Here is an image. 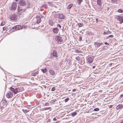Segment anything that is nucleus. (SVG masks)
I'll return each instance as SVG.
<instances>
[{
  "label": "nucleus",
  "instance_id": "09e8293b",
  "mask_svg": "<svg viewBox=\"0 0 123 123\" xmlns=\"http://www.w3.org/2000/svg\"><path fill=\"white\" fill-rule=\"evenodd\" d=\"M105 44L107 45H108L109 44L108 43L106 42H105Z\"/></svg>",
  "mask_w": 123,
  "mask_h": 123
},
{
  "label": "nucleus",
  "instance_id": "79ce46f5",
  "mask_svg": "<svg viewBox=\"0 0 123 123\" xmlns=\"http://www.w3.org/2000/svg\"><path fill=\"white\" fill-rule=\"evenodd\" d=\"M109 9V7H107L106 9V10L107 11H108Z\"/></svg>",
  "mask_w": 123,
  "mask_h": 123
},
{
  "label": "nucleus",
  "instance_id": "412c9836",
  "mask_svg": "<svg viewBox=\"0 0 123 123\" xmlns=\"http://www.w3.org/2000/svg\"><path fill=\"white\" fill-rule=\"evenodd\" d=\"M79 62L81 64H83L85 62V61H84V60L82 59L80 60Z\"/></svg>",
  "mask_w": 123,
  "mask_h": 123
},
{
  "label": "nucleus",
  "instance_id": "a211bd4d",
  "mask_svg": "<svg viewBox=\"0 0 123 123\" xmlns=\"http://www.w3.org/2000/svg\"><path fill=\"white\" fill-rule=\"evenodd\" d=\"M123 106L122 105H118L116 107V109L117 110H119L121 109Z\"/></svg>",
  "mask_w": 123,
  "mask_h": 123
},
{
  "label": "nucleus",
  "instance_id": "f704fd0d",
  "mask_svg": "<svg viewBox=\"0 0 123 123\" xmlns=\"http://www.w3.org/2000/svg\"><path fill=\"white\" fill-rule=\"evenodd\" d=\"M48 4L50 6H52L53 5L50 2H48Z\"/></svg>",
  "mask_w": 123,
  "mask_h": 123
},
{
  "label": "nucleus",
  "instance_id": "39448f33",
  "mask_svg": "<svg viewBox=\"0 0 123 123\" xmlns=\"http://www.w3.org/2000/svg\"><path fill=\"white\" fill-rule=\"evenodd\" d=\"M12 28L13 29V31H14L15 30H17L21 29V27L20 25H17L13 27H12L11 29Z\"/></svg>",
  "mask_w": 123,
  "mask_h": 123
},
{
  "label": "nucleus",
  "instance_id": "2eb2a0df",
  "mask_svg": "<svg viewBox=\"0 0 123 123\" xmlns=\"http://www.w3.org/2000/svg\"><path fill=\"white\" fill-rule=\"evenodd\" d=\"M102 44V43H99L98 42H95L94 43V44L95 47H99Z\"/></svg>",
  "mask_w": 123,
  "mask_h": 123
},
{
  "label": "nucleus",
  "instance_id": "6ab92c4d",
  "mask_svg": "<svg viewBox=\"0 0 123 123\" xmlns=\"http://www.w3.org/2000/svg\"><path fill=\"white\" fill-rule=\"evenodd\" d=\"M49 22L50 25L51 26L53 25L54 24V23L53 20H49Z\"/></svg>",
  "mask_w": 123,
  "mask_h": 123
},
{
  "label": "nucleus",
  "instance_id": "603ef678",
  "mask_svg": "<svg viewBox=\"0 0 123 123\" xmlns=\"http://www.w3.org/2000/svg\"><path fill=\"white\" fill-rule=\"evenodd\" d=\"M120 97L122 98L123 97V94H122L120 95Z\"/></svg>",
  "mask_w": 123,
  "mask_h": 123
},
{
  "label": "nucleus",
  "instance_id": "393cba45",
  "mask_svg": "<svg viewBox=\"0 0 123 123\" xmlns=\"http://www.w3.org/2000/svg\"><path fill=\"white\" fill-rule=\"evenodd\" d=\"M117 12L119 13H122L123 12V9H119L117 10Z\"/></svg>",
  "mask_w": 123,
  "mask_h": 123
},
{
  "label": "nucleus",
  "instance_id": "7ed1b4c3",
  "mask_svg": "<svg viewBox=\"0 0 123 123\" xmlns=\"http://www.w3.org/2000/svg\"><path fill=\"white\" fill-rule=\"evenodd\" d=\"M17 7L16 3L13 2L11 6V10H15Z\"/></svg>",
  "mask_w": 123,
  "mask_h": 123
},
{
  "label": "nucleus",
  "instance_id": "8fccbe9b",
  "mask_svg": "<svg viewBox=\"0 0 123 123\" xmlns=\"http://www.w3.org/2000/svg\"><path fill=\"white\" fill-rule=\"evenodd\" d=\"M96 20L97 23L98 22V18H96Z\"/></svg>",
  "mask_w": 123,
  "mask_h": 123
},
{
  "label": "nucleus",
  "instance_id": "864d4df0",
  "mask_svg": "<svg viewBox=\"0 0 123 123\" xmlns=\"http://www.w3.org/2000/svg\"><path fill=\"white\" fill-rule=\"evenodd\" d=\"M115 0H112V2H115Z\"/></svg>",
  "mask_w": 123,
  "mask_h": 123
},
{
  "label": "nucleus",
  "instance_id": "2f4dec72",
  "mask_svg": "<svg viewBox=\"0 0 123 123\" xmlns=\"http://www.w3.org/2000/svg\"><path fill=\"white\" fill-rule=\"evenodd\" d=\"M78 0V3L79 4V5H80V4L83 1V0Z\"/></svg>",
  "mask_w": 123,
  "mask_h": 123
},
{
  "label": "nucleus",
  "instance_id": "6e6d98bb",
  "mask_svg": "<svg viewBox=\"0 0 123 123\" xmlns=\"http://www.w3.org/2000/svg\"><path fill=\"white\" fill-rule=\"evenodd\" d=\"M121 123H123V121H122L121 122Z\"/></svg>",
  "mask_w": 123,
  "mask_h": 123
},
{
  "label": "nucleus",
  "instance_id": "4be33fe9",
  "mask_svg": "<svg viewBox=\"0 0 123 123\" xmlns=\"http://www.w3.org/2000/svg\"><path fill=\"white\" fill-rule=\"evenodd\" d=\"M77 114V113L76 112H72L71 113V115L73 117H74Z\"/></svg>",
  "mask_w": 123,
  "mask_h": 123
},
{
  "label": "nucleus",
  "instance_id": "20e7f679",
  "mask_svg": "<svg viewBox=\"0 0 123 123\" xmlns=\"http://www.w3.org/2000/svg\"><path fill=\"white\" fill-rule=\"evenodd\" d=\"M10 18L11 20L15 21L17 19V16L15 14H12L10 15Z\"/></svg>",
  "mask_w": 123,
  "mask_h": 123
},
{
  "label": "nucleus",
  "instance_id": "c756f323",
  "mask_svg": "<svg viewBox=\"0 0 123 123\" xmlns=\"http://www.w3.org/2000/svg\"><path fill=\"white\" fill-rule=\"evenodd\" d=\"M69 100V98H67L66 99H65L64 100V101L65 102H66L68 101V100Z\"/></svg>",
  "mask_w": 123,
  "mask_h": 123
},
{
  "label": "nucleus",
  "instance_id": "c03bdc74",
  "mask_svg": "<svg viewBox=\"0 0 123 123\" xmlns=\"http://www.w3.org/2000/svg\"><path fill=\"white\" fill-rule=\"evenodd\" d=\"M51 121V120L50 119H49L48 120V121H47V122H50Z\"/></svg>",
  "mask_w": 123,
  "mask_h": 123
},
{
  "label": "nucleus",
  "instance_id": "37998d69",
  "mask_svg": "<svg viewBox=\"0 0 123 123\" xmlns=\"http://www.w3.org/2000/svg\"><path fill=\"white\" fill-rule=\"evenodd\" d=\"M80 58L79 57H76V60H79V59Z\"/></svg>",
  "mask_w": 123,
  "mask_h": 123
},
{
  "label": "nucleus",
  "instance_id": "a878e982",
  "mask_svg": "<svg viewBox=\"0 0 123 123\" xmlns=\"http://www.w3.org/2000/svg\"><path fill=\"white\" fill-rule=\"evenodd\" d=\"M47 6V5L46 4H44L43 5L41 6V7L46 8Z\"/></svg>",
  "mask_w": 123,
  "mask_h": 123
},
{
  "label": "nucleus",
  "instance_id": "cd10ccee",
  "mask_svg": "<svg viewBox=\"0 0 123 123\" xmlns=\"http://www.w3.org/2000/svg\"><path fill=\"white\" fill-rule=\"evenodd\" d=\"M38 72L37 71L36 72H35L34 73L32 74V75L33 76H35L36 75V74H38Z\"/></svg>",
  "mask_w": 123,
  "mask_h": 123
},
{
  "label": "nucleus",
  "instance_id": "9d476101",
  "mask_svg": "<svg viewBox=\"0 0 123 123\" xmlns=\"http://www.w3.org/2000/svg\"><path fill=\"white\" fill-rule=\"evenodd\" d=\"M13 93L11 92H10L7 93L6 95V97L8 98H11L12 96Z\"/></svg>",
  "mask_w": 123,
  "mask_h": 123
},
{
  "label": "nucleus",
  "instance_id": "4d7b16f0",
  "mask_svg": "<svg viewBox=\"0 0 123 123\" xmlns=\"http://www.w3.org/2000/svg\"><path fill=\"white\" fill-rule=\"evenodd\" d=\"M18 0H15L16 1H17Z\"/></svg>",
  "mask_w": 123,
  "mask_h": 123
},
{
  "label": "nucleus",
  "instance_id": "bf43d9fd",
  "mask_svg": "<svg viewBox=\"0 0 123 123\" xmlns=\"http://www.w3.org/2000/svg\"><path fill=\"white\" fill-rule=\"evenodd\" d=\"M117 59H116V61Z\"/></svg>",
  "mask_w": 123,
  "mask_h": 123
},
{
  "label": "nucleus",
  "instance_id": "13d9d810",
  "mask_svg": "<svg viewBox=\"0 0 123 123\" xmlns=\"http://www.w3.org/2000/svg\"><path fill=\"white\" fill-rule=\"evenodd\" d=\"M55 102V101L54 100H53V102H52L53 103V102Z\"/></svg>",
  "mask_w": 123,
  "mask_h": 123
},
{
  "label": "nucleus",
  "instance_id": "f03ea898",
  "mask_svg": "<svg viewBox=\"0 0 123 123\" xmlns=\"http://www.w3.org/2000/svg\"><path fill=\"white\" fill-rule=\"evenodd\" d=\"M55 38V40L58 42V43H59V42H60V43L61 42H62L63 41L62 38L59 36H56Z\"/></svg>",
  "mask_w": 123,
  "mask_h": 123
},
{
  "label": "nucleus",
  "instance_id": "aec40b11",
  "mask_svg": "<svg viewBox=\"0 0 123 123\" xmlns=\"http://www.w3.org/2000/svg\"><path fill=\"white\" fill-rule=\"evenodd\" d=\"M53 56L57 57V52L55 51H53Z\"/></svg>",
  "mask_w": 123,
  "mask_h": 123
},
{
  "label": "nucleus",
  "instance_id": "9b49d317",
  "mask_svg": "<svg viewBox=\"0 0 123 123\" xmlns=\"http://www.w3.org/2000/svg\"><path fill=\"white\" fill-rule=\"evenodd\" d=\"M36 22L37 24H39L41 21V19L40 17L38 16H36Z\"/></svg>",
  "mask_w": 123,
  "mask_h": 123
},
{
  "label": "nucleus",
  "instance_id": "a19ab883",
  "mask_svg": "<svg viewBox=\"0 0 123 123\" xmlns=\"http://www.w3.org/2000/svg\"><path fill=\"white\" fill-rule=\"evenodd\" d=\"M44 104H45V105H46V106H48L49 105V103H45Z\"/></svg>",
  "mask_w": 123,
  "mask_h": 123
},
{
  "label": "nucleus",
  "instance_id": "423d86ee",
  "mask_svg": "<svg viewBox=\"0 0 123 123\" xmlns=\"http://www.w3.org/2000/svg\"><path fill=\"white\" fill-rule=\"evenodd\" d=\"M116 18L119 21V23L121 24L123 23V18L122 16H117Z\"/></svg>",
  "mask_w": 123,
  "mask_h": 123
},
{
  "label": "nucleus",
  "instance_id": "a18cd8bd",
  "mask_svg": "<svg viewBox=\"0 0 123 123\" xmlns=\"http://www.w3.org/2000/svg\"><path fill=\"white\" fill-rule=\"evenodd\" d=\"M57 26H59L60 28H61V26L60 25H59L58 24L57 25Z\"/></svg>",
  "mask_w": 123,
  "mask_h": 123
},
{
  "label": "nucleus",
  "instance_id": "0eeeda50",
  "mask_svg": "<svg viewBox=\"0 0 123 123\" xmlns=\"http://www.w3.org/2000/svg\"><path fill=\"white\" fill-rule=\"evenodd\" d=\"M56 17L59 19H63L64 18V16L63 15L61 14H58L56 15Z\"/></svg>",
  "mask_w": 123,
  "mask_h": 123
},
{
  "label": "nucleus",
  "instance_id": "bb28decb",
  "mask_svg": "<svg viewBox=\"0 0 123 123\" xmlns=\"http://www.w3.org/2000/svg\"><path fill=\"white\" fill-rule=\"evenodd\" d=\"M75 52L76 53H80L81 52V51L80 50H79L77 49H75Z\"/></svg>",
  "mask_w": 123,
  "mask_h": 123
},
{
  "label": "nucleus",
  "instance_id": "ddd939ff",
  "mask_svg": "<svg viewBox=\"0 0 123 123\" xmlns=\"http://www.w3.org/2000/svg\"><path fill=\"white\" fill-rule=\"evenodd\" d=\"M87 61L89 63H92L93 61V59L92 57H89L87 58Z\"/></svg>",
  "mask_w": 123,
  "mask_h": 123
},
{
  "label": "nucleus",
  "instance_id": "473e14b6",
  "mask_svg": "<svg viewBox=\"0 0 123 123\" xmlns=\"http://www.w3.org/2000/svg\"><path fill=\"white\" fill-rule=\"evenodd\" d=\"M23 111L24 112L27 113L29 112V111L27 110H24L23 109Z\"/></svg>",
  "mask_w": 123,
  "mask_h": 123
},
{
  "label": "nucleus",
  "instance_id": "c85d7f7f",
  "mask_svg": "<svg viewBox=\"0 0 123 123\" xmlns=\"http://www.w3.org/2000/svg\"><path fill=\"white\" fill-rule=\"evenodd\" d=\"M78 25L79 27H81L82 26V25H83L82 24H81L80 23H79L78 24Z\"/></svg>",
  "mask_w": 123,
  "mask_h": 123
},
{
  "label": "nucleus",
  "instance_id": "72a5a7b5",
  "mask_svg": "<svg viewBox=\"0 0 123 123\" xmlns=\"http://www.w3.org/2000/svg\"><path fill=\"white\" fill-rule=\"evenodd\" d=\"M94 110L95 111H98L99 110V109L98 108H95Z\"/></svg>",
  "mask_w": 123,
  "mask_h": 123
},
{
  "label": "nucleus",
  "instance_id": "f8f14e48",
  "mask_svg": "<svg viewBox=\"0 0 123 123\" xmlns=\"http://www.w3.org/2000/svg\"><path fill=\"white\" fill-rule=\"evenodd\" d=\"M103 9V7L101 6H97L96 8V10L97 12L101 11Z\"/></svg>",
  "mask_w": 123,
  "mask_h": 123
},
{
  "label": "nucleus",
  "instance_id": "58836bf2",
  "mask_svg": "<svg viewBox=\"0 0 123 123\" xmlns=\"http://www.w3.org/2000/svg\"><path fill=\"white\" fill-rule=\"evenodd\" d=\"M5 24V22L2 23H1V25L3 26Z\"/></svg>",
  "mask_w": 123,
  "mask_h": 123
},
{
  "label": "nucleus",
  "instance_id": "4468645a",
  "mask_svg": "<svg viewBox=\"0 0 123 123\" xmlns=\"http://www.w3.org/2000/svg\"><path fill=\"white\" fill-rule=\"evenodd\" d=\"M103 1L102 0H97V4L99 6H101L102 4Z\"/></svg>",
  "mask_w": 123,
  "mask_h": 123
},
{
  "label": "nucleus",
  "instance_id": "1a4fd4ad",
  "mask_svg": "<svg viewBox=\"0 0 123 123\" xmlns=\"http://www.w3.org/2000/svg\"><path fill=\"white\" fill-rule=\"evenodd\" d=\"M25 9H23L22 7H18L17 11L18 12L22 13L25 11Z\"/></svg>",
  "mask_w": 123,
  "mask_h": 123
},
{
  "label": "nucleus",
  "instance_id": "5fc2aeb1",
  "mask_svg": "<svg viewBox=\"0 0 123 123\" xmlns=\"http://www.w3.org/2000/svg\"><path fill=\"white\" fill-rule=\"evenodd\" d=\"M95 66H94L93 67V68H95Z\"/></svg>",
  "mask_w": 123,
  "mask_h": 123
},
{
  "label": "nucleus",
  "instance_id": "f3484780",
  "mask_svg": "<svg viewBox=\"0 0 123 123\" xmlns=\"http://www.w3.org/2000/svg\"><path fill=\"white\" fill-rule=\"evenodd\" d=\"M53 30L54 32L57 33L59 31V30L57 28H53Z\"/></svg>",
  "mask_w": 123,
  "mask_h": 123
},
{
  "label": "nucleus",
  "instance_id": "ea45409f",
  "mask_svg": "<svg viewBox=\"0 0 123 123\" xmlns=\"http://www.w3.org/2000/svg\"><path fill=\"white\" fill-rule=\"evenodd\" d=\"M82 39V37L81 36H80V37L79 40L80 41H81Z\"/></svg>",
  "mask_w": 123,
  "mask_h": 123
},
{
  "label": "nucleus",
  "instance_id": "dca6fc26",
  "mask_svg": "<svg viewBox=\"0 0 123 123\" xmlns=\"http://www.w3.org/2000/svg\"><path fill=\"white\" fill-rule=\"evenodd\" d=\"M49 72L51 75H53L55 74V72L52 69H50L49 70Z\"/></svg>",
  "mask_w": 123,
  "mask_h": 123
},
{
  "label": "nucleus",
  "instance_id": "5701e85b",
  "mask_svg": "<svg viewBox=\"0 0 123 123\" xmlns=\"http://www.w3.org/2000/svg\"><path fill=\"white\" fill-rule=\"evenodd\" d=\"M41 71L43 72L44 73H45L47 71V69L46 68H45L44 69H41Z\"/></svg>",
  "mask_w": 123,
  "mask_h": 123
},
{
  "label": "nucleus",
  "instance_id": "6e6552de",
  "mask_svg": "<svg viewBox=\"0 0 123 123\" xmlns=\"http://www.w3.org/2000/svg\"><path fill=\"white\" fill-rule=\"evenodd\" d=\"M19 3L22 6H25L26 5L25 0H20L19 1Z\"/></svg>",
  "mask_w": 123,
  "mask_h": 123
},
{
  "label": "nucleus",
  "instance_id": "3c124183",
  "mask_svg": "<svg viewBox=\"0 0 123 123\" xmlns=\"http://www.w3.org/2000/svg\"><path fill=\"white\" fill-rule=\"evenodd\" d=\"M6 29V28L5 27H3V30H5Z\"/></svg>",
  "mask_w": 123,
  "mask_h": 123
},
{
  "label": "nucleus",
  "instance_id": "b1692460",
  "mask_svg": "<svg viewBox=\"0 0 123 123\" xmlns=\"http://www.w3.org/2000/svg\"><path fill=\"white\" fill-rule=\"evenodd\" d=\"M73 6V4H70L68 6V7L67 9H70L72 7V6Z\"/></svg>",
  "mask_w": 123,
  "mask_h": 123
},
{
  "label": "nucleus",
  "instance_id": "f257e3e1",
  "mask_svg": "<svg viewBox=\"0 0 123 123\" xmlns=\"http://www.w3.org/2000/svg\"><path fill=\"white\" fill-rule=\"evenodd\" d=\"M10 89L11 91L15 94H16L18 92H22L23 90V87H20L17 88H15L11 87L10 88Z\"/></svg>",
  "mask_w": 123,
  "mask_h": 123
},
{
  "label": "nucleus",
  "instance_id": "de8ad7c7",
  "mask_svg": "<svg viewBox=\"0 0 123 123\" xmlns=\"http://www.w3.org/2000/svg\"><path fill=\"white\" fill-rule=\"evenodd\" d=\"M76 90V89H74L72 90V91L73 92H74Z\"/></svg>",
  "mask_w": 123,
  "mask_h": 123
},
{
  "label": "nucleus",
  "instance_id": "e433bc0d",
  "mask_svg": "<svg viewBox=\"0 0 123 123\" xmlns=\"http://www.w3.org/2000/svg\"><path fill=\"white\" fill-rule=\"evenodd\" d=\"M113 37V36L112 35H110L108 37H106V38H108L109 37Z\"/></svg>",
  "mask_w": 123,
  "mask_h": 123
},
{
  "label": "nucleus",
  "instance_id": "7c9ffc66",
  "mask_svg": "<svg viewBox=\"0 0 123 123\" xmlns=\"http://www.w3.org/2000/svg\"><path fill=\"white\" fill-rule=\"evenodd\" d=\"M110 33L109 31H106V32H104L103 34H108V33Z\"/></svg>",
  "mask_w": 123,
  "mask_h": 123
},
{
  "label": "nucleus",
  "instance_id": "49530a36",
  "mask_svg": "<svg viewBox=\"0 0 123 123\" xmlns=\"http://www.w3.org/2000/svg\"><path fill=\"white\" fill-rule=\"evenodd\" d=\"M57 120V119L56 118H54L53 119V120L55 121H56Z\"/></svg>",
  "mask_w": 123,
  "mask_h": 123
},
{
  "label": "nucleus",
  "instance_id": "c9c22d12",
  "mask_svg": "<svg viewBox=\"0 0 123 123\" xmlns=\"http://www.w3.org/2000/svg\"><path fill=\"white\" fill-rule=\"evenodd\" d=\"M51 108L50 107H49L48 108H44V109L45 110H47L48 109L49 110Z\"/></svg>",
  "mask_w": 123,
  "mask_h": 123
},
{
  "label": "nucleus",
  "instance_id": "4c0bfd02",
  "mask_svg": "<svg viewBox=\"0 0 123 123\" xmlns=\"http://www.w3.org/2000/svg\"><path fill=\"white\" fill-rule=\"evenodd\" d=\"M55 87H53L51 89V91H54L55 90Z\"/></svg>",
  "mask_w": 123,
  "mask_h": 123
}]
</instances>
